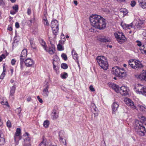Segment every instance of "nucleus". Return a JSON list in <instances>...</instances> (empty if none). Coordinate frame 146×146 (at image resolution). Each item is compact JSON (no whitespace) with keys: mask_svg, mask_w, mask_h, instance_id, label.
I'll return each mask as SVG.
<instances>
[{"mask_svg":"<svg viewBox=\"0 0 146 146\" xmlns=\"http://www.w3.org/2000/svg\"><path fill=\"white\" fill-rule=\"evenodd\" d=\"M53 115V119H56L58 117V114L56 111L54 112Z\"/></svg>","mask_w":146,"mask_h":146,"instance_id":"79ce46f5","label":"nucleus"},{"mask_svg":"<svg viewBox=\"0 0 146 146\" xmlns=\"http://www.w3.org/2000/svg\"><path fill=\"white\" fill-rule=\"evenodd\" d=\"M21 131L20 128H17V129L16 132L14 136L16 145L18 144L19 141L21 139Z\"/></svg>","mask_w":146,"mask_h":146,"instance_id":"0eeeda50","label":"nucleus"},{"mask_svg":"<svg viewBox=\"0 0 146 146\" xmlns=\"http://www.w3.org/2000/svg\"><path fill=\"white\" fill-rule=\"evenodd\" d=\"M6 57L5 55L3 54L0 56V62L3 59H4Z\"/></svg>","mask_w":146,"mask_h":146,"instance_id":"de8ad7c7","label":"nucleus"},{"mask_svg":"<svg viewBox=\"0 0 146 146\" xmlns=\"http://www.w3.org/2000/svg\"><path fill=\"white\" fill-rule=\"evenodd\" d=\"M17 114V115L19 116V118H20L21 116V114L20 113L21 111V108L19 107L17 108L15 110Z\"/></svg>","mask_w":146,"mask_h":146,"instance_id":"cd10ccee","label":"nucleus"},{"mask_svg":"<svg viewBox=\"0 0 146 146\" xmlns=\"http://www.w3.org/2000/svg\"><path fill=\"white\" fill-rule=\"evenodd\" d=\"M118 2H124L126 0H116Z\"/></svg>","mask_w":146,"mask_h":146,"instance_id":"0e129e2a","label":"nucleus"},{"mask_svg":"<svg viewBox=\"0 0 146 146\" xmlns=\"http://www.w3.org/2000/svg\"><path fill=\"white\" fill-rule=\"evenodd\" d=\"M61 67L64 69H67L68 67V65L66 63H62L61 64Z\"/></svg>","mask_w":146,"mask_h":146,"instance_id":"c9c22d12","label":"nucleus"},{"mask_svg":"<svg viewBox=\"0 0 146 146\" xmlns=\"http://www.w3.org/2000/svg\"><path fill=\"white\" fill-rule=\"evenodd\" d=\"M124 102L125 104L131 108L133 109H136V107L134 105L133 102L130 99L128 98H125Z\"/></svg>","mask_w":146,"mask_h":146,"instance_id":"9b49d317","label":"nucleus"},{"mask_svg":"<svg viewBox=\"0 0 146 146\" xmlns=\"http://www.w3.org/2000/svg\"><path fill=\"white\" fill-rule=\"evenodd\" d=\"M16 90V86L15 85L13 86L11 88L10 96H13Z\"/></svg>","mask_w":146,"mask_h":146,"instance_id":"b1692460","label":"nucleus"},{"mask_svg":"<svg viewBox=\"0 0 146 146\" xmlns=\"http://www.w3.org/2000/svg\"><path fill=\"white\" fill-rule=\"evenodd\" d=\"M61 57L65 60H66L67 59V57L66 54L64 53L61 54Z\"/></svg>","mask_w":146,"mask_h":146,"instance_id":"37998d69","label":"nucleus"},{"mask_svg":"<svg viewBox=\"0 0 146 146\" xmlns=\"http://www.w3.org/2000/svg\"><path fill=\"white\" fill-rule=\"evenodd\" d=\"M72 54L73 59L76 62L78 61V54L74 49H73L72 52Z\"/></svg>","mask_w":146,"mask_h":146,"instance_id":"412c9836","label":"nucleus"},{"mask_svg":"<svg viewBox=\"0 0 146 146\" xmlns=\"http://www.w3.org/2000/svg\"><path fill=\"white\" fill-rule=\"evenodd\" d=\"M7 29L10 31H11L12 30V28L11 27H8Z\"/></svg>","mask_w":146,"mask_h":146,"instance_id":"338daca9","label":"nucleus"},{"mask_svg":"<svg viewBox=\"0 0 146 146\" xmlns=\"http://www.w3.org/2000/svg\"><path fill=\"white\" fill-rule=\"evenodd\" d=\"M25 66L28 67H32L34 64V61L30 58H28L24 61Z\"/></svg>","mask_w":146,"mask_h":146,"instance_id":"9d476101","label":"nucleus"},{"mask_svg":"<svg viewBox=\"0 0 146 146\" xmlns=\"http://www.w3.org/2000/svg\"><path fill=\"white\" fill-rule=\"evenodd\" d=\"M137 78L141 80L146 81V70H143L141 73L138 76Z\"/></svg>","mask_w":146,"mask_h":146,"instance_id":"4468645a","label":"nucleus"},{"mask_svg":"<svg viewBox=\"0 0 146 146\" xmlns=\"http://www.w3.org/2000/svg\"><path fill=\"white\" fill-rule=\"evenodd\" d=\"M43 22L45 26H49V24L46 17L43 19Z\"/></svg>","mask_w":146,"mask_h":146,"instance_id":"2f4dec72","label":"nucleus"},{"mask_svg":"<svg viewBox=\"0 0 146 146\" xmlns=\"http://www.w3.org/2000/svg\"><path fill=\"white\" fill-rule=\"evenodd\" d=\"M96 60L98 64L102 68L105 70L107 69L108 64L106 58L103 56H99L96 58Z\"/></svg>","mask_w":146,"mask_h":146,"instance_id":"7ed1b4c3","label":"nucleus"},{"mask_svg":"<svg viewBox=\"0 0 146 146\" xmlns=\"http://www.w3.org/2000/svg\"><path fill=\"white\" fill-rule=\"evenodd\" d=\"M6 69L5 65H3V71L0 76V79L3 80L5 75Z\"/></svg>","mask_w":146,"mask_h":146,"instance_id":"393cba45","label":"nucleus"},{"mask_svg":"<svg viewBox=\"0 0 146 146\" xmlns=\"http://www.w3.org/2000/svg\"><path fill=\"white\" fill-rule=\"evenodd\" d=\"M90 19L91 25L96 28L101 30L106 27L105 20L100 15H94Z\"/></svg>","mask_w":146,"mask_h":146,"instance_id":"f257e3e1","label":"nucleus"},{"mask_svg":"<svg viewBox=\"0 0 146 146\" xmlns=\"http://www.w3.org/2000/svg\"><path fill=\"white\" fill-rule=\"evenodd\" d=\"M7 126L8 127H11V123L10 121H8L7 122Z\"/></svg>","mask_w":146,"mask_h":146,"instance_id":"13d9d810","label":"nucleus"},{"mask_svg":"<svg viewBox=\"0 0 146 146\" xmlns=\"http://www.w3.org/2000/svg\"><path fill=\"white\" fill-rule=\"evenodd\" d=\"M134 127L137 133L141 136H144L146 132L145 127L143 126L142 122L138 120L136 121L134 124Z\"/></svg>","mask_w":146,"mask_h":146,"instance_id":"f03ea898","label":"nucleus"},{"mask_svg":"<svg viewBox=\"0 0 146 146\" xmlns=\"http://www.w3.org/2000/svg\"><path fill=\"white\" fill-rule=\"evenodd\" d=\"M49 122L48 120L45 121L43 123L44 126L46 128H47L49 126Z\"/></svg>","mask_w":146,"mask_h":146,"instance_id":"f704fd0d","label":"nucleus"},{"mask_svg":"<svg viewBox=\"0 0 146 146\" xmlns=\"http://www.w3.org/2000/svg\"><path fill=\"white\" fill-rule=\"evenodd\" d=\"M16 62V60L15 59H13L12 60L11 63L12 65H14Z\"/></svg>","mask_w":146,"mask_h":146,"instance_id":"8fccbe9b","label":"nucleus"},{"mask_svg":"<svg viewBox=\"0 0 146 146\" xmlns=\"http://www.w3.org/2000/svg\"><path fill=\"white\" fill-rule=\"evenodd\" d=\"M24 60H23L22 59H20V68L21 70H23L24 67Z\"/></svg>","mask_w":146,"mask_h":146,"instance_id":"473e14b6","label":"nucleus"},{"mask_svg":"<svg viewBox=\"0 0 146 146\" xmlns=\"http://www.w3.org/2000/svg\"><path fill=\"white\" fill-rule=\"evenodd\" d=\"M119 106V104L116 102H114L111 105L112 110V113L115 114L117 110V108Z\"/></svg>","mask_w":146,"mask_h":146,"instance_id":"ddd939ff","label":"nucleus"},{"mask_svg":"<svg viewBox=\"0 0 146 146\" xmlns=\"http://www.w3.org/2000/svg\"><path fill=\"white\" fill-rule=\"evenodd\" d=\"M57 48H58V50H64V49H63L62 45L60 44H59L58 45Z\"/></svg>","mask_w":146,"mask_h":146,"instance_id":"c03bdc74","label":"nucleus"},{"mask_svg":"<svg viewBox=\"0 0 146 146\" xmlns=\"http://www.w3.org/2000/svg\"><path fill=\"white\" fill-rule=\"evenodd\" d=\"M98 40L101 42H107L111 41L110 39L108 37L103 36L99 38Z\"/></svg>","mask_w":146,"mask_h":146,"instance_id":"2eb2a0df","label":"nucleus"},{"mask_svg":"<svg viewBox=\"0 0 146 146\" xmlns=\"http://www.w3.org/2000/svg\"><path fill=\"white\" fill-rule=\"evenodd\" d=\"M112 72L113 74L115 76L123 79L126 76V73L124 69L119 68L117 66L112 68Z\"/></svg>","mask_w":146,"mask_h":146,"instance_id":"20e7f679","label":"nucleus"},{"mask_svg":"<svg viewBox=\"0 0 146 146\" xmlns=\"http://www.w3.org/2000/svg\"><path fill=\"white\" fill-rule=\"evenodd\" d=\"M114 35L118 43L120 44H121L124 42L126 39L123 33L121 32H115L114 33Z\"/></svg>","mask_w":146,"mask_h":146,"instance_id":"423d86ee","label":"nucleus"},{"mask_svg":"<svg viewBox=\"0 0 146 146\" xmlns=\"http://www.w3.org/2000/svg\"><path fill=\"white\" fill-rule=\"evenodd\" d=\"M17 12L16 11H10V13L12 15H14Z\"/></svg>","mask_w":146,"mask_h":146,"instance_id":"e2e57ef3","label":"nucleus"},{"mask_svg":"<svg viewBox=\"0 0 146 146\" xmlns=\"http://www.w3.org/2000/svg\"><path fill=\"white\" fill-rule=\"evenodd\" d=\"M136 4V3L135 1H131V2L130 4L131 5L132 7H134Z\"/></svg>","mask_w":146,"mask_h":146,"instance_id":"603ef678","label":"nucleus"},{"mask_svg":"<svg viewBox=\"0 0 146 146\" xmlns=\"http://www.w3.org/2000/svg\"><path fill=\"white\" fill-rule=\"evenodd\" d=\"M40 42L41 45L43 47L44 49L46 51H47V46L45 42L43 39H41L40 40Z\"/></svg>","mask_w":146,"mask_h":146,"instance_id":"5701e85b","label":"nucleus"},{"mask_svg":"<svg viewBox=\"0 0 146 146\" xmlns=\"http://www.w3.org/2000/svg\"><path fill=\"white\" fill-rule=\"evenodd\" d=\"M128 88L125 86L121 87L119 90V92L123 96H125L128 94Z\"/></svg>","mask_w":146,"mask_h":146,"instance_id":"1a4fd4ad","label":"nucleus"},{"mask_svg":"<svg viewBox=\"0 0 146 146\" xmlns=\"http://www.w3.org/2000/svg\"><path fill=\"white\" fill-rule=\"evenodd\" d=\"M23 136L25 137L24 139V145L26 146H30L31 138L29 133L27 132H26Z\"/></svg>","mask_w":146,"mask_h":146,"instance_id":"6e6552de","label":"nucleus"},{"mask_svg":"<svg viewBox=\"0 0 146 146\" xmlns=\"http://www.w3.org/2000/svg\"><path fill=\"white\" fill-rule=\"evenodd\" d=\"M121 25L124 29H127V24L122 22L121 23Z\"/></svg>","mask_w":146,"mask_h":146,"instance_id":"58836bf2","label":"nucleus"},{"mask_svg":"<svg viewBox=\"0 0 146 146\" xmlns=\"http://www.w3.org/2000/svg\"><path fill=\"white\" fill-rule=\"evenodd\" d=\"M62 133L61 132L59 133V139L60 141L63 144L66 145V142L65 139H64L62 135Z\"/></svg>","mask_w":146,"mask_h":146,"instance_id":"4be33fe9","label":"nucleus"},{"mask_svg":"<svg viewBox=\"0 0 146 146\" xmlns=\"http://www.w3.org/2000/svg\"><path fill=\"white\" fill-rule=\"evenodd\" d=\"M51 27L52 28H58V21L56 20L52 21L51 22Z\"/></svg>","mask_w":146,"mask_h":146,"instance_id":"aec40b11","label":"nucleus"},{"mask_svg":"<svg viewBox=\"0 0 146 146\" xmlns=\"http://www.w3.org/2000/svg\"><path fill=\"white\" fill-rule=\"evenodd\" d=\"M37 99L41 103H42L43 101L42 99L40 98L39 96H37Z\"/></svg>","mask_w":146,"mask_h":146,"instance_id":"6e6d98bb","label":"nucleus"},{"mask_svg":"<svg viewBox=\"0 0 146 146\" xmlns=\"http://www.w3.org/2000/svg\"><path fill=\"white\" fill-rule=\"evenodd\" d=\"M141 120H142V122L146 124V118L144 117H141Z\"/></svg>","mask_w":146,"mask_h":146,"instance_id":"5fc2aeb1","label":"nucleus"},{"mask_svg":"<svg viewBox=\"0 0 146 146\" xmlns=\"http://www.w3.org/2000/svg\"><path fill=\"white\" fill-rule=\"evenodd\" d=\"M138 107L139 108V109L141 111H145L146 108L142 106L138 105Z\"/></svg>","mask_w":146,"mask_h":146,"instance_id":"ea45409f","label":"nucleus"},{"mask_svg":"<svg viewBox=\"0 0 146 146\" xmlns=\"http://www.w3.org/2000/svg\"><path fill=\"white\" fill-rule=\"evenodd\" d=\"M141 52L143 54H146V50L142 49H140Z\"/></svg>","mask_w":146,"mask_h":146,"instance_id":"680f3d73","label":"nucleus"},{"mask_svg":"<svg viewBox=\"0 0 146 146\" xmlns=\"http://www.w3.org/2000/svg\"><path fill=\"white\" fill-rule=\"evenodd\" d=\"M138 88L136 90L137 93L139 94H143L146 95V87H144L142 85L139 86Z\"/></svg>","mask_w":146,"mask_h":146,"instance_id":"f8f14e48","label":"nucleus"},{"mask_svg":"<svg viewBox=\"0 0 146 146\" xmlns=\"http://www.w3.org/2000/svg\"><path fill=\"white\" fill-rule=\"evenodd\" d=\"M48 51V53L50 54H54L55 51V47L53 46H52L49 48V49H47Z\"/></svg>","mask_w":146,"mask_h":146,"instance_id":"a878e982","label":"nucleus"},{"mask_svg":"<svg viewBox=\"0 0 146 146\" xmlns=\"http://www.w3.org/2000/svg\"><path fill=\"white\" fill-rule=\"evenodd\" d=\"M139 5L143 9H145L146 8V3L145 1L139 4Z\"/></svg>","mask_w":146,"mask_h":146,"instance_id":"4c0bfd02","label":"nucleus"},{"mask_svg":"<svg viewBox=\"0 0 146 146\" xmlns=\"http://www.w3.org/2000/svg\"><path fill=\"white\" fill-rule=\"evenodd\" d=\"M136 42L137 43V46H141V45H142L141 42L139 40H137Z\"/></svg>","mask_w":146,"mask_h":146,"instance_id":"bf43d9fd","label":"nucleus"},{"mask_svg":"<svg viewBox=\"0 0 146 146\" xmlns=\"http://www.w3.org/2000/svg\"><path fill=\"white\" fill-rule=\"evenodd\" d=\"M49 88L48 85H47L45 86V88L43 89V90L42 95L45 97H47L48 96L49 92L48 89Z\"/></svg>","mask_w":146,"mask_h":146,"instance_id":"a211bd4d","label":"nucleus"},{"mask_svg":"<svg viewBox=\"0 0 146 146\" xmlns=\"http://www.w3.org/2000/svg\"><path fill=\"white\" fill-rule=\"evenodd\" d=\"M15 26L16 28H19V23L17 22H16L15 24Z\"/></svg>","mask_w":146,"mask_h":146,"instance_id":"052dcab7","label":"nucleus"},{"mask_svg":"<svg viewBox=\"0 0 146 146\" xmlns=\"http://www.w3.org/2000/svg\"><path fill=\"white\" fill-rule=\"evenodd\" d=\"M5 143V141L4 136L1 134L0 136V145H3Z\"/></svg>","mask_w":146,"mask_h":146,"instance_id":"bb28decb","label":"nucleus"},{"mask_svg":"<svg viewBox=\"0 0 146 146\" xmlns=\"http://www.w3.org/2000/svg\"><path fill=\"white\" fill-rule=\"evenodd\" d=\"M144 21L143 20L139 19L136 21V23L135 24V26L137 29H140L142 27V25Z\"/></svg>","mask_w":146,"mask_h":146,"instance_id":"f3484780","label":"nucleus"},{"mask_svg":"<svg viewBox=\"0 0 146 146\" xmlns=\"http://www.w3.org/2000/svg\"><path fill=\"white\" fill-rule=\"evenodd\" d=\"M129 65L128 67H131L132 68L138 70L142 68L143 66L141 62L138 60L134 61L133 60H129Z\"/></svg>","mask_w":146,"mask_h":146,"instance_id":"39448f33","label":"nucleus"},{"mask_svg":"<svg viewBox=\"0 0 146 146\" xmlns=\"http://www.w3.org/2000/svg\"><path fill=\"white\" fill-rule=\"evenodd\" d=\"M90 90L92 92H94L95 91V90L94 88H93V86L92 85H90L89 87Z\"/></svg>","mask_w":146,"mask_h":146,"instance_id":"3c124183","label":"nucleus"},{"mask_svg":"<svg viewBox=\"0 0 146 146\" xmlns=\"http://www.w3.org/2000/svg\"><path fill=\"white\" fill-rule=\"evenodd\" d=\"M46 145L44 140L42 141L39 144V146H46Z\"/></svg>","mask_w":146,"mask_h":146,"instance_id":"09e8293b","label":"nucleus"},{"mask_svg":"<svg viewBox=\"0 0 146 146\" xmlns=\"http://www.w3.org/2000/svg\"><path fill=\"white\" fill-rule=\"evenodd\" d=\"M31 98L30 97H28L27 99V101L28 102H29L31 101Z\"/></svg>","mask_w":146,"mask_h":146,"instance_id":"774afa93","label":"nucleus"},{"mask_svg":"<svg viewBox=\"0 0 146 146\" xmlns=\"http://www.w3.org/2000/svg\"><path fill=\"white\" fill-rule=\"evenodd\" d=\"M121 12L123 13L124 15H126L128 13V11L127 9L125 8H121L120 10Z\"/></svg>","mask_w":146,"mask_h":146,"instance_id":"7c9ffc66","label":"nucleus"},{"mask_svg":"<svg viewBox=\"0 0 146 146\" xmlns=\"http://www.w3.org/2000/svg\"><path fill=\"white\" fill-rule=\"evenodd\" d=\"M13 8L15 11H16L17 12L18 10V5H15L13 6Z\"/></svg>","mask_w":146,"mask_h":146,"instance_id":"a18cd8bd","label":"nucleus"},{"mask_svg":"<svg viewBox=\"0 0 146 146\" xmlns=\"http://www.w3.org/2000/svg\"><path fill=\"white\" fill-rule=\"evenodd\" d=\"M68 76V74L66 72H64L60 75L62 79H66Z\"/></svg>","mask_w":146,"mask_h":146,"instance_id":"72a5a7b5","label":"nucleus"},{"mask_svg":"<svg viewBox=\"0 0 146 146\" xmlns=\"http://www.w3.org/2000/svg\"><path fill=\"white\" fill-rule=\"evenodd\" d=\"M133 23H131L129 24H127V29H130L133 27Z\"/></svg>","mask_w":146,"mask_h":146,"instance_id":"49530a36","label":"nucleus"},{"mask_svg":"<svg viewBox=\"0 0 146 146\" xmlns=\"http://www.w3.org/2000/svg\"><path fill=\"white\" fill-rule=\"evenodd\" d=\"M35 21V18L34 17L33 19H31L28 20L27 21V23L29 25H31L32 23H34Z\"/></svg>","mask_w":146,"mask_h":146,"instance_id":"e433bc0d","label":"nucleus"},{"mask_svg":"<svg viewBox=\"0 0 146 146\" xmlns=\"http://www.w3.org/2000/svg\"><path fill=\"white\" fill-rule=\"evenodd\" d=\"M27 13L29 15H30L31 13V9L30 8H29L27 9Z\"/></svg>","mask_w":146,"mask_h":146,"instance_id":"864d4df0","label":"nucleus"},{"mask_svg":"<svg viewBox=\"0 0 146 146\" xmlns=\"http://www.w3.org/2000/svg\"><path fill=\"white\" fill-rule=\"evenodd\" d=\"M52 30L53 34L55 35H56L58 33V28H52Z\"/></svg>","mask_w":146,"mask_h":146,"instance_id":"c756f323","label":"nucleus"},{"mask_svg":"<svg viewBox=\"0 0 146 146\" xmlns=\"http://www.w3.org/2000/svg\"><path fill=\"white\" fill-rule=\"evenodd\" d=\"M110 86L117 93L119 92V90L120 88H119V87L118 85L113 83L110 84Z\"/></svg>","mask_w":146,"mask_h":146,"instance_id":"6ab92c4d","label":"nucleus"},{"mask_svg":"<svg viewBox=\"0 0 146 146\" xmlns=\"http://www.w3.org/2000/svg\"><path fill=\"white\" fill-rule=\"evenodd\" d=\"M5 5V3L3 0H0V6Z\"/></svg>","mask_w":146,"mask_h":146,"instance_id":"4d7b16f0","label":"nucleus"},{"mask_svg":"<svg viewBox=\"0 0 146 146\" xmlns=\"http://www.w3.org/2000/svg\"><path fill=\"white\" fill-rule=\"evenodd\" d=\"M27 56V50L26 49H23L20 55V59L24 60L26 58Z\"/></svg>","mask_w":146,"mask_h":146,"instance_id":"dca6fc26","label":"nucleus"},{"mask_svg":"<svg viewBox=\"0 0 146 146\" xmlns=\"http://www.w3.org/2000/svg\"><path fill=\"white\" fill-rule=\"evenodd\" d=\"M138 2L139 3V4H140L141 3H143L144 1V0H138Z\"/></svg>","mask_w":146,"mask_h":146,"instance_id":"69168bd1","label":"nucleus"},{"mask_svg":"<svg viewBox=\"0 0 146 146\" xmlns=\"http://www.w3.org/2000/svg\"><path fill=\"white\" fill-rule=\"evenodd\" d=\"M30 44L31 47L33 49H35L36 48L35 45L34 41L33 39H30L29 40Z\"/></svg>","mask_w":146,"mask_h":146,"instance_id":"c85d7f7f","label":"nucleus"},{"mask_svg":"<svg viewBox=\"0 0 146 146\" xmlns=\"http://www.w3.org/2000/svg\"><path fill=\"white\" fill-rule=\"evenodd\" d=\"M53 68L54 70L56 71L59 69L58 66L55 64V62H53Z\"/></svg>","mask_w":146,"mask_h":146,"instance_id":"a19ab883","label":"nucleus"}]
</instances>
